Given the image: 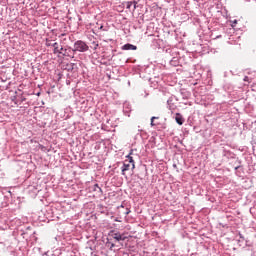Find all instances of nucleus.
<instances>
[{"instance_id":"f257e3e1","label":"nucleus","mask_w":256,"mask_h":256,"mask_svg":"<svg viewBox=\"0 0 256 256\" xmlns=\"http://www.w3.org/2000/svg\"><path fill=\"white\" fill-rule=\"evenodd\" d=\"M73 51H79L80 53H85V51H89V46L85 42L79 40L75 42Z\"/></svg>"},{"instance_id":"f03ea898","label":"nucleus","mask_w":256,"mask_h":256,"mask_svg":"<svg viewBox=\"0 0 256 256\" xmlns=\"http://www.w3.org/2000/svg\"><path fill=\"white\" fill-rule=\"evenodd\" d=\"M122 51H137V46L133 44H125L122 46Z\"/></svg>"},{"instance_id":"7ed1b4c3","label":"nucleus","mask_w":256,"mask_h":256,"mask_svg":"<svg viewBox=\"0 0 256 256\" xmlns=\"http://www.w3.org/2000/svg\"><path fill=\"white\" fill-rule=\"evenodd\" d=\"M175 121L178 125H183V123H185V120L183 119V116L179 113H176Z\"/></svg>"},{"instance_id":"20e7f679","label":"nucleus","mask_w":256,"mask_h":256,"mask_svg":"<svg viewBox=\"0 0 256 256\" xmlns=\"http://www.w3.org/2000/svg\"><path fill=\"white\" fill-rule=\"evenodd\" d=\"M127 161H129V160H125V163H124V165H123V167H122V173H123V175H125V171H129V169H130V167H131V164H127Z\"/></svg>"},{"instance_id":"39448f33","label":"nucleus","mask_w":256,"mask_h":256,"mask_svg":"<svg viewBox=\"0 0 256 256\" xmlns=\"http://www.w3.org/2000/svg\"><path fill=\"white\" fill-rule=\"evenodd\" d=\"M126 157H127L128 163L132 164V169H135V160H133V157H131V153Z\"/></svg>"},{"instance_id":"423d86ee","label":"nucleus","mask_w":256,"mask_h":256,"mask_svg":"<svg viewBox=\"0 0 256 256\" xmlns=\"http://www.w3.org/2000/svg\"><path fill=\"white\" fill-rule=\"evenodd\" d=\"M114 239L116 241H125V238H123V236L121 234H114Z\"/></svg>"},{"instance_id":"0eeeda50","label":"nucleus","mask_w":256,"mask_h":256,"mask_svg":"<svg viewBox=\"0 0 256 256\" xmlns=\"http://www.w3.org/2000/svg\"><path fill=\"white\" fill-rule=\"evenodd\" d=\"M90 47L95 51L99 47V44L97 42H92Z\"/></svg>"},{"instance_id":"6e6552de","label":"nucleus","mask_w":256,"mask_h":256,"mask_svg":"<svg viewBox=\"0 0 256 256\" xmlns=\"http://www.w3.org/2000/svg\"><path fill=\"white\" fill-rule=\"evenodd\" d=\"M155 119H159V117L153 116V117L151 118V123H150L151 127H155Z\"/></svg>"},{"instance_id":"1a4fd4ad","label":"nucleus","mask_w":256,"mask_h":256,"mask_svg":"<svg viewBox=\"0 0 256 256\" xmlns=\"http://www.w3.org/2000/svg\"><path fill=\"white\" fill-rule=\"evenodd\" d=\"M97 189L98 191H100V193H103V190L101 189V187H99V184L94 185V191H97Z\"/></svg>"},{"instance_id":"9d476101","label":"nucleus","mask_w":256,"mask_h":256,"mask_svg":"<svg viewBox=\"0 0 256 256\" xmlns=\"http://www.w3.org/2000/svg\"><path fill=\"white\" fill-rule=\"evenodd\" d=\"M244 81H246V83H251V81H250V79H249L248 76H245V77H244Z\"/></svg>"},{"instance_id":"9b49d317","label":"nucleus","mask_w":256,"mask_h":256,"mask_svg":"<svg viewBox=\"0 0 256 256\" xmlns=\"http://www.w3.org/2000/svg\"><path fill=\"white\" fill-rule=\"evenodd\" d=\"M131 5H133V2H128L127 3V9H131Z\"/></svg>"},{"instance_id":"f8f14e48","label":"nucleus","mask_w":256,"mask_h":256,"mask_svg":"<svg viewBox=\"0 0 256 256\" xmlns=\"http://www.w3.org/2000/svg\"><path fill=\"white\" fill-rule=\"evenodd\" d=\"M66 69H68V71H69V69H71V64H67Z\"/></svg>"},{"instance_id":"ddd939ff","label":"nucleus","mask_w":256,"mask_h":256,"mask_svg":"<svg viewBox=\"0 0 256 256\" xmlns=\"http://www.w3.org/2000/svg\"><path fill=\"white\" fill-rule=\"evenodd\" d=\"M134 9H137V3L134 2Z\"/></svg>"},{"instance_id":"4468645a","label":"nucleus","mask_w":256,"mask_h":256,"mask_svg":"<svg viewBox=\"0 0 256 256\" xmlns=\"http://www.w3.org/2000/svg\"><path fill=\"white\" fill-rule=\"evenodd\" d=\"M113 247H115V244H111V249H113Z\"/></svg>"},{"instance_id":"2eb2a0df","label":"nucleus","mask_w":256,"mask_h":256,"mask_svg":"<svg viewBox=\"0 0 256 256\" xmlns=\"http://www.w3.org/2000/svg\"><path fill=\"white\" fill-rule=\"evenodd\" d=\"M129 213H131V211L126 212V215H129Z\"/></svg>"},{"instance_id":"dca6fc26","label":"nucleus","mask_w":256,"mask_h":256,"mask_svg":"<svg viewBox=\"0 0 256 256\" xmlns=\"http://www.w3.org/2000/svg\"><path fill=\"white\" fill-rule=\"evenodd\" d=\"M100 29H103V26H101Z\"/></svg>"}]
</instances>
